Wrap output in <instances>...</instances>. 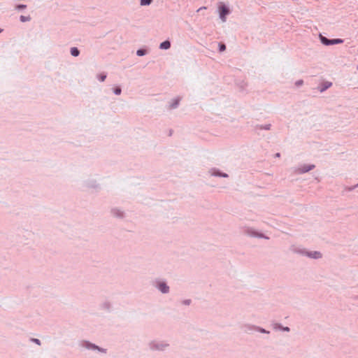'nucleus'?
Here are the masks:
<instances>
[{"label":"nucleus","mask_w":358,"mask_h":358,"mask_svg":"<svg viewBox=\"0 0 358 358\" xmlns=\"http://www.w3.org/2000/svg\"><path fill=\"white\" fill-rule=\"evenodd\" d=\"M245 327L247 328L248 330H250V331L255 330V331H256V328H257V326L253 325V324H248V325L245 326Z\"/></svg>","instance_id":"obj_28"},{"label":"nucleus","mask_w":358,"mask_h":358,"mask_svg":"<svg viewBox=\"0 0 358 358\" xmlns=\"http://www.w3.org/2000/svg\"><path fill=\"white\" fill-rule=\"evenodd\" d=\"M101 310L110 312L112 309V303L109 301H104L100 304Z\"/></svg>","instance_id":"obj_13"},{"label":"nucleus","mask_w":358,"mask_h":358,"mask_svg":"<svg viewBox=\"0 0 358 358\" xmlns=\"http://www.w3.org/2000/svg\"><path fill=\"white\" fill-rule=\"evenodd\" d=\"M83 185L89 189L98 190L100 189V185L94 178H89L83 181Z\"/></svg>","instance_id":"obj_8"},{"label":"nucleus","mask_w":358,"mask_h":358,"mask_svg":"<svg viewBox=\"0 0 358 358\" xmlns=\"http://www.w3.org/2000/svg\"><path fill=\"white\" fill-rule=\"evenodd\" d=\"M152 285L162 294H169L170 292L169 286L164 280L155 279L152 282Z\"/></svg>","instance_id":"obj_3"},{"label":"nucleus","mask_w":358,"mask_h":358,"mask_svg":"<svg viewBox=\"0 0 358 358\" xmlns=\"http://www.w3.org/2000/svg\"><path fill=\"white\" fill-rule=\"evenodd\" d=\"M31 20V18L29 15H27V16L20 15V20L22 22H29Z\"/></svg>","instance_id":"obj_22"},{"label":"nucleus","mask_w":358,"mask_h":358,"mask_svg":"<svg viewBox=\"0 0 358 358\" xmlns=\"http://www.w3.org/2000/svg\"><path fill=\"white\" fill-rule=\"evenodd\" d=\"M306 257H308L310 259H319L322 258V255L319 251H308L307 250Z\"/></svg>","instance_id":"obj_12"},{"label":"nucleus","mask_w":358,"mask_h":358,"mask_svg":"<svg viewBox=\"0 0 358 358\" xmlns=\"http://www.w3.org/2000/svg\"><path fill=\"white\" fill-rule=\"evenodd\" d=\"M245 234L254 238L269 239V237L264 235V234L255 230L252 227H245L243 230Z\"/></svg>","instance_id":"obj_4"},{"label":"nucleus","mask_w":358,"mask_h":358,"mask_svg":"<svg viewBox=\"0 0 358 358\" xmlns=\"http://www.w3.org/2000/svg\"><path fill=\"white\" fill-rule=\"evenodd\" d=\"M147 53H148L147 50L143 49V48L138 49V50L136 51V55H137L138 56H139V57L144 56V55H145Z\"/></svg>","instance_id":"obj_20"},{"label":"nucleus","mask_w":358,"mask_h":358,"mask_svg":"<svg viewBox=\"0 0 358 358\" xmlns=\"http://www.w3.org/2000/svg\"><path fill=\"white\" fill-rule=\"evenodd\" d=\"M303 80H297V81L296 82V83H295V84H296V86H301V85L303 84Z\"/></svg>","instance_id":"obj_31"},{"label":"nucleus","mask_w":358,"mask_h":358,"mask_svg":"<svg viewBox=\"0 0 358 358\" xmlns=\"http://www.w3.org/2000/svg\"><path fill=\"white\" fill-rule=\"evenodd\" d=\"M113 93L116 95H120L122 93V89L120 86L113 88Z\"/></svg>","instance_id":"obj_25"},{"label":"nucleus","mask_w":358,"mask_h":358,"mask_svg":"<svg viewBox=\"0 0 358 358\" xmlns=\"http://www.w3.org/2000/svg\"><path fill=\"white\" fill-rule=\"evenodd\" d=\"M290 250L294 253L299 254V255H301L302 256H306V257L307 250L305 248L292 245L290 248Z\"/></svg>","instance_id":"obj_11"},{"label":"nucleus","mask_w":358,"mask_h":358,"mask_svg":"<svg viewBox=\"0 0 358 358\" xmlns=\"http://www.w3.org/2000/svg\"><path fill=\"white\" fill-rule=\"evenodd\" d=\"M180 102V99L176 98L171 101V103H170V108L175 109L178 107Z\"/></svg>","instance_id":"obj_17"},{"label":"nucleus","mask_w":358,"mask_h":358,"mask_svg":"<svg viewBox=\"0 0 358 358\" xmlns=\"http://www.w3.org/2000/svg\"><path fill=\"white\" fill-rule=\"evenodd\" d=\"M320 42L324 45H332L336 44H341L343 43V40L341 38H333L329 39L327 37L320 34Z\"/></svg>","instance_id":"obj_5"},{"label":"nucleus","mask_w":358,"mask_h":358,"mask_svg":"<svg viewBox=\"0 0 358 358\" xmlns=\"http://www.w3.org/2000/svg\"><path fill=\"white\" fill-rule=\"evenodd\" d=\"M218 46H219V51L220 52H223V51H224L226 50V45L223 43H220L218 44Z\"/></svg>","instance_id":"obj_27"},{"label":"nucleus","mask_w":358,"mask_h":358,"mask_svg":"<svg viewBox=\"0 0 358 358\" xmlns=\"http://www.w3.org/2000/svg\"><path fill=\"white\" fill-rule=\"evenodd\" d=\"M80 348L87 350L91 352H98L101 354H106L107 349L98 346L97 345L90 342L87 340H82L79 342Z\"/></svg>","instance_id":"obj_2"},{"label":"nucleus","mask_w":358,"mask_h":358,"mask_svg":"<svg viewBox=\"0 0 358 358\" xmlns=\"http://www.w3.org/2000/svg\"><path fill=\"white\" fill-rule=\"evenodd\" d=\"M152 1L153 0H140V5L142 6H149Z\"/></svg>","instance_id":"obj_21"},{"label":"nucleus","mask_w":358,"mask_h":358,"mask_svg":"<svg viewBox=\"0 0 358 358\" xmlns=\"http://www.w3.org/2000/svg\"><path fill=\"white\" fill-rule=\"evenodd\" d=\"M182 303L186 306H189L191 303L190 299H185L182 301Z\"/></svg>","instance_id":"obj_30"},{"label":"nucleus","mask_w":358,"mask_h":358,"mask_svg":"<svg viewBox=\"0 0 358 358\" xmlns=\"http://www.w3.org/2000/svg\"><path fill=\"white\" fill-rule=\"evenodd\" d=\"M171 344L169 341L153 339L148 342V348L151 352H164L169 350Z\"/></svg>","instance_id":"obj_1"},{"label":"nucleus","mask_w":358,"mask_h":358,"mask_svg":"<svg viewBox=\"0 0 358 358\" xmlns=\"http://www.w3.org/2000/svg\"><path fill=\"white\" fill-rule=\"evenodd\" d=\"M355 186H357V187H358V183Z\"/></svg>","instance_id":"obj_36"},{"label":"nucleus","mask_w":358,"mask_h":358,"mask_svg":"<svg viewBox=\"0 0 358 358\" xmlns=\"http://www.w3.org/2000/svg\"><path fill=\"white\" fill-rule=\"evenodd\" d=\"M171 48V42L168 40L163 41L159 45V48L162 50H168Z\"/></svg>","instance_id":"obj_16"},{"label":"nucleus","mask_w":358,"mask_h":358,"mask_svg":"<svg viewBox=\"0 0 358 358\" xmlns=\"http://www.w3.org/2000/svg\"><path fill=\"white\" fill-rule=\"evenodd\" d=\"M356 188H357V186H352V187H348V191H352V190H354Z\"/></svg>","instance_id":"obj_32"},{"label":"nucleus","mask_w":358,"mask_h":358,"mask_svg":"<svg viewBox=\"0 0 358 358\" xmlns=\"http://www.w3.org/2000/svg\"><path fill=\"white\" fill-rule=\"evenodd\" d=\"M27 5H25V4H17V5L15 6V10H19V11H20V10H24V9L27 8Z\"/></svg>","instance_id":"obj_23"},{"label":"nucleus","mask_w":358,"mask_h":358,"mask_svg":"<svg viewBox=\"0 0 358 358\" xmlns=\"http://www.w3.org/2000/svg\"><path fill=\"white\" fill-rule=\"evenodd\" d=\"M206 7L203 6V7H201L199 8L198 10H197V12H199L200 10H203V9H206Z\"/></svg>","instance_id":"obj_33"},{"label":"nucleus","mask_w":358,"mask_h":358,"mask_svg":"<svg viewBox=\"0 0 358 358\" xmlns=\"http://www.w3.org/2000/svg\"><path fill=\"white\" fill-rule=\"evenodd\" d=\"M106 77L107 76L106 73H101L97 76L99 80L101 82H103L106 80Z\"/></svg>","instance_id":"obj_26"},{"label":"nucleus","mask_w":358,"mask_h":358,"mask_svg":"<svg viewBox=\"0 0 358 358\" xmlns=\"http://www.w3.org/2000/svg\"><path fill=\"white\" fill-rule=\"evenodd\" d=\"M271 127V124H264V125H257L256 126V128L257 129H264V130H270Z\"/></svg>","instance_id":"obj_19"},{"label":"nucleus","mask_w":358,"mask_h":358,"mask_svg":"<svg viewBox=\"0 0 358 358\" xmlns=\"http://www.w3.org/2000/svg\"><path fill=\"white\" fill-rule=\"evenodd\" d=\"M70 52H71V55L75 57H78L80 55V50L76 47L71 48L70 50Z\"/></svg>","instance_id":"obj_18"},{"label":"nucleus","mask_w":358,"mask_h":358,"mask_svg":"<svg viewBox=\"0 0 358 358\" xmlns=\"http://www.w3.org/2000/svg\"><path fill=\"white\" fill-rule=\"evenodd\" d=\"M357 299H358V296H357Z\"/></svg>","instance_id":"obj_37"},{"label":"nucleus","mask_w":358,"mask_h":358,"mask_svg":"<svg viewBox=\"0 0 358 358\" xmlns=\"http://www.w3.org/2000/svg\"><path fill=\"white\" fill-rule=\"evenodd\" d=\"M275 157H280V153L277 152V153L275 155Z\"/></svg>","instance_id":"obj_34"},{"label":"nucleus","mask_w":358,"mask_h":358,"mask_svg":"<svg viewBox=\"0 0 358 358\" xmlns=\"http://www.w3.org/2000/svg\"><path fill=\"white\" fill-rule=\"evenodd\" d=\"M3 31V29L0 28V34Z\"/></svg>","instance_id":"obj_35"},{"label":"nucleus","mask_w":358,"mask_h":358,"mask_svg":"<svg viewBox=\"0 0 358 358\" xmlns=\"http://www.w3.org/2000/svg\"><path fill=\"white\" fill-rule=\"evenodd\" d=\"M332 85V83L326 81L321 83L319 86L318 90L320 92H324Z\"/></svg>","instance_id":"obj_14"},{"label":"nucleus","mask_w":358,"mask_h":358,"mask_svg":"<svg viewBox=\"0 0 358 358\" xmlns=\"http://www.w3.org/2000/svg\"><path fill=\"white\" fill-rule=\"evenodd\" d=\"M30 341H31V342L37 344L38 345H41V341L39 339H38V338H31L30 339Z\"/></svg>","instance_id":"obj_29"},{"label":"nucleus","mask_w":358,"mask_h":358,"mask_svg":"<svg viewBox=\"0 0 358 358\" xmlns=\"http://www.w3.org/2000/svg\"><path fill=\"white\" fill-rule=\"evenodd\" d=\"M256 331L258 332H260L262 334H269L270 333L269 331H267L265 329L258 327V326H257V328H256Z\"/></svg>","instance_id":"obj_24"},{"label":"nucleus","mask_w":358,"mask_h":358,"mask_svg":"<svg viewBox=\"0 0 358 358\" xmlns=\"http://www.w3.org/2000/svg\"><path fill=\"white\" fill-rule=\"evenodd\" d=\"M315 167V166L314 164L300 165L298 167L294 168V173L295 174H303L314 169Z\"/></svg>","instance_id":"obj_6"},{"label":"nucleus","mask_w":358,"mask_h":358,"mask_svg":"<svg viewBox=\"0 0 358 358\" xmlns=\"http://www.w3.org/2000/svg\"><path fill=\"white\" fill-rule=\"evenodd\" d=\"M110 213L113 217L118 218V219H123L125 217L124 211L119 208H113L110 210Z\"/></svg>","instance_id":"obj_9"},{"label":"nucleus","mask_w":358,"mask_h":358,"mask_svg":"<svg viewBox=\"0 0 358 358\" xmlns=\"http://www.w3.org/2000/svg\"><path fill=\"white\" fill-rule=\"evenodd\" d=\"M219 16H220V18L221 19V20L222 22H226L227 20V15H229L231 11H230V9L229 8L228 6H227L224 3H221L220 6H219Z\"/></svg>","instance_id":"obj_7"},{"label":"nucleus","mask_w":358,"mask_h":358,"mask_svg":"<svg viewBox=\"0 0 358 358\" xmlns=\"http://www.w3.org/2000/svg\"><path fill=\"white\" fill-rule=\"evenodd\" d=\"M209 173L211 176L228 178L229 175L226 173L222 172L220 170L216 168H212L209 170Z\"/></svg>","instance_id":"obj_10"},{"label":"nucleus","mask_w":358,"mask_h":358,"mask_svg":"<svg viewBox=\"0 0 358 358\" xmlns=\"http://www.w3.org/2000/svg\"><path fill=\"white\" fill-rule=\"evenodd\" d=\"M273 329H275V330H280V331H286V332H289L290 331L289 327H283L280 323H275L273 324Z\"/></svg>","instance_id":"obj_15"}]
</instances>
